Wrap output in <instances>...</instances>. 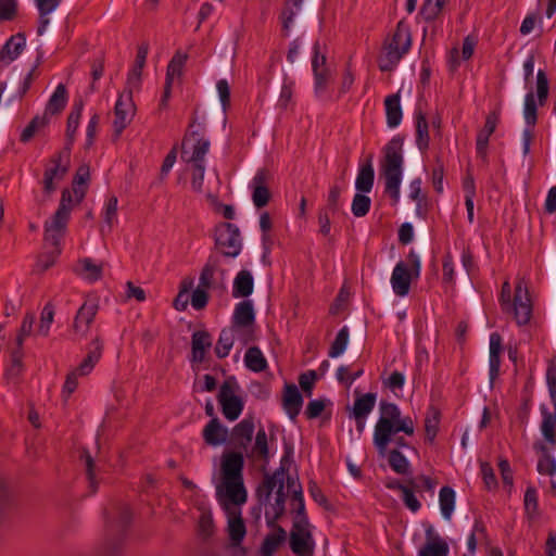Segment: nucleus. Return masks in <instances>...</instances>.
Segmentation results:
<instances>
[{"label": "nucleus", "instance_id": "de8ad7c7", "mask_svg": "<svg viewBox=\"0 0 556 556\" xmlns=\"http://www.w3.org/2000/svg\"><path fill=\"white\" fill-rule=\"evenodd\" d=\"M312 67L315 78V92L321 94L331 79L330 71L327 67L318 68V59L312 60Z\"/></svg>", "mask_w": 556, "mask_h": 556}, {"label": "nucleus", "instance_id": "e433bc0d", "mask_svg": "<svg viewBox=\"0 0 556 556\" xmlns=\"http://www.w3.org/2000/svg\"><path fill=\"white\" fill-rule=\"evenodd\" d=\"M35 1H36L37 9L39 11V25H38L37 33L39 36H41L46 31V29L50 23V18L48 17V15L58 8L61 0H35Z\"/></svg>", "mask_w": 556, "mask_h": 556}, {"label": "nucleus", "instance_id": "052dcab7", "mask_svg": "<svg viewBox=\"0 0 556 556\" xmlns=\"http://www.w3.org/2000/svg\"><path fill=\"white\" fill-rule=\"evenodd\" d=\"M35 323V314L34 313H27L22 321L20 331L17 333L15 343L16 346L20 349H23V343L25 339L31 333L33 326Z\"/></svg>", "mask_w": 556, "mask_h": 556}, {"label": "nucleus", "instance_id": "cd10ccee", "mask_svg": "<svg viewBox=\"0 0 556 556\" xmlns=\"http://www.w3.org/2000/svg\"><path fill=\"white\" fill-rule=\"evenodd\" d=\"M375 170L372 166V156L370 155L359 169L355 180V188L358 192L368 193L374 187Z\"/></svg>", "mask_w": 556, "mask_h": 556}, {"label": "nucleus", "instance_id": "412c9836", "mask_svg": "<svg viewBox=\"0 0 556 556\" xmlns=\"http://www.w3.org/2000/svg\"><path fill=\"white\" fill-rule=\"evenodd\" d=\"M227 514L228 525H227V531L228 535L231 542V545L233 547H237L240 545L242 540L245 536L247 529L244 521L241 517V510L240 508H233L229 510H225Z\"/></svg>", "mask_w": 556, "mask_h": 556}, {"label": "nucleus", "instance_id": "6e6552de", "mask_svg": "<svg viewBox=\"0 0 556 556\" xmlns=\"http://www.w3.org/2000/svg\"><path fill=\"white\" fill-rule=\"evenodd\" d=\"M210 140L198 130L188 132L182 141L181 159L188 164H205V155L210 150Z\"/></svg>", "mask_w": 556, "mask_h": 556}, {"label": "nucleus", "instance_id": "4be33fe9", "mask_svg": "<svg viewBox=\"0 0 556 556\" xmlns=\"http://www.w3.org/2000/svg\"><path fill=\"white\" fill-rule=\"evenodd\" d=\"M448 551L447 543L430 527L426 530V543L418 551V556H447Z\"/></svg>", "mask_w": 556, "mask_h": 556}, {"label": "nucleus", "instance_id": "49530a36", "mask_svg": "<svg viewBox=\"0 0 556 556\" xmlns=\"http://www.w3.org/2000/svg\"><path fill=\"white\" fill-rule=\"evenodd\" d=\"M440 424V412L431 406L425 418L426 440L432 443L437 437Z\"/></svg>", "mask_w": 556, "mask_h": 556}, {"label": "nucleus", "instance_id": "f704fd0d", "mask_svg": "<svg viewBox=\"0 0 556 556\" xmlns=\"http://www.w3.org/2000/svg\"><path fill=\"white\" fill-rule=\"evenodd\" d=\"M303 0H287L280 13L282 29L288 34L293 25L295 16L300 13Z\"/></svg>", "mask_w": 556, "mask_h": 556}, {"label": "nucleus", "instance_id": "774afa93", "mask_svg": "<svg viewBox=\"0 0 556 556\" xmlns=\"http://www.w3.org/2000/svg\"><path fill=\"white\" fill-rule=\"evenodd\" d=\"M546 383L554 409L556 410V367L554 365L547 367Z\"/></svg>", "mask_w": 556, "mask_h": 556}, {"label": "nucleus", "instance_id": "423d86ee", "mask_svg": "<svg viewBox=\"0 0 556 556\" xmlns=\"http://www.w3.org/2000/svg\"><path fill=\"white\" fill-rule=\"evenodd\" d=\"M412 45L409 26L399 22L393 36L384 43V49L379 56V68L382 72L392 71L400 60L406 54Z\"/></svg>", "mask_w": 556, "mask_h": 556}, {"label": "nucleus", "instance_id": "39448f33", "mask_svg": "<svg viewBox=\"0 0 556 556\" xmlns=\"http://www.w3.org/2000/svg\"><path fill=\"white\" fill-rule=\"evenodd\" d=\"M510 283L504 281L500 302L503 311L513 309L515 320L518 325H527L532 316V303L523 278L518 279L515 288L514 303L510 305Z\"/></svg>", "mask_w": 556, "mask_h": 556}, {"label": "nucleus", "instance_id": "680f3d73", "mask_svg": "<svg viewBox=\"0 0 556 556\" xmlns=\"http://www.w3.org/2000/svg\"><path fill=\"white\" fill-rule=\"evenodd\" d=\"M191 188L194 192H202L204 184L205 164H191Z\"/></svg>", "mask_w": 556, "mask_h": 556}, {"label": "nucleus", "instance_id": "ddd939ff", "mask_svg": "<svg viewBox=\"0 0 556 556\" xmlns=\"http://www.w3.org/2000/svg\"><path fill=\"white\" fill-rule=\"evenodd\" d=\"M314 540L309 531V522L302 518L293 521L290 532V548L296 556H313Z\"/></svg>", "mask_w": 556, "mask_h": 556}, {"label": "nucleus", "instance_id": "58836bf2", "mask_svg": "<svg viewBox=\"0 0 556 556\" xmlns=\"http://www.w3.org/2000/svg\"><path fill=\"white\" fill-rule=\"evenodd\" d=\"M376 404V394L366 393L357 397L354 402L353 415L356 420L365 419L374 409Z\"/></svg>", "mask_w": 556, "mask_h": 556}, {"label": "nucleus", "instance_id": "a19ab883", "mask_svg": "<svg viewBox=\"0 0 556 556\" xmlns=\"http://www.w3.org/2000/svg\"><path fill=\"white\" fill-rule=\"evenodd\" d=\"M245 366L254 371L261 372L267 368V361L264 357L262 351L256 346H251L247 350L244 355Z\"/></svg>", "mask_w": 556, "mask_h": 556}, {"label": "nucleus", "instance_id": "13d9d810", "mask_svg": "<svg viewBox=\"0 0 556 556\" xmlns=\"http://www.w3.org/2000/svg\"><path fill=\"white\" fill-rule=\"evenodd\" d=\"M540 450L544 453V455L539 459L538 471L542 475L554 476L556 472L555 459L549 454H547L546 447L544 445H540Z\"/></svg>", "mask_w": 556, "mask_h": 556}, {"label": "nucleus", "instance_id": "f8f14e48", "mask_svg": "<svg viewBox=\"0 0 556 556\" xmlns=\"http://www.w3.org/2000/svg\"><path fill=\"white\" fill-rule=\"evenodd\" d=\"M68 152H60L51 157L50 166L45 169L42 178L43 192L53 193L68 170Z\"/></svg>", "mask_w": 556, "mask_h": 556}, {"label": "nucleus", "instance_id": "c85d7f7f", "mask_svg": "<svg viewBox=\"0 0 556 556\" xmlns=\"http://www.w3.org/2000/svg\"><path fill=\"white\" fill-rule=\"evenodd\" d=\"M502 337L497 332L490 336V380L493 382L501 367Z\"/></svg>", "mask_w": 556, "mask_h": 556}, {"label": "nucleus", "instance_id": "7ed1b4c3", "mask_svg": "<svg viewBox=\"0 0 556 556\" xmlns=\"http://www.w3.org/2000/svg\"><path fill=\"white\" fill-rule=\"evenodd\" d=\"M292 453L291 447H286L285 455L281 459V466L274 471L273 475H265L263 482L257 488L256 494L261 504H268L270 502L271 494L275 492V503L270 504V510L265 511V517L268 525H273L285 511V480L287 477V470L285 463Z\"/></svg>", "mask_w": 556, "mask_h": 556}, {"label": "nucleus", "instance_id": "20e7f679", "mask_svg": "<svg viewBox=\"0 0 556 556\" xmlns=\"http://www.w3.org/2000/svg\"><path fill=\"white\" fill-rule=\"evenodd\" d=\"M403 144L400 136L393 137L384 147L381 161V173L384 179V192L390 195L393 204L400 201V186L403 175Z\"/></svg>", "mask_w": 556, "mask_h": 556}, {"label": "nucleus", "instance_id": "79ce46f5", "mask_svg": "<svg viewBox=\"0 0 556 556\" xmlns=\"http://www.w3.org/2000/svg\"><path fill=\"white\" fill-rule=\"evenodd\" d=\"M90 172L89 166L81 165L78 167L74 181H73V193L75 195L76 202L79 203L83 201L86 194V184L89 180Z\"/></svg>", "mask_w": 556, "mask_h": 556}, {"label": "nucleus", "instance_id": "473e14b6", "mask_svg": "<svg viewBox=\"0 0 556 556\" xmlns=\"http://www.w3.org/2000/svg\"><path fill=\"white\" fill-rule=\"evenodd\" d=\"M542 422L541 431L544 439L552 445L556 444V410L549 412L544 405L541 406Z\"/></svg>", "mask_w": 556, "mask_h": 556}, {"label": "nucleus", "instance_id": "37998d69", "mask_svg": "<svg viewBox=\"0 0 556 556\" xmlns=\"http://www.w3.org/2000/svg\"><path fill=\"white\" fill-rule=\"evenodd\" d=\"M285 539L286 531L281 527H278L274 533L266 535L261 546L262 556H273Z\"/></svg>", "mask_w": 556, "mask_h": 556}, {"label": "nucleus", "instance_id": "09e8293b", "mask_svg": "<svg viewBox=\"0 0 556 556\" xmlns=\"http://www.w3.org/2000/svg\"><path fill=\"white\" fill-rule=\"evenodd\" d=\"M388 462L392 470L399 475H406L409 472V463L406 457L396 448L388 453Z\"/></svg>", "mask_w": 556, "mask_h": 556}, {"label": "nucleus", "instance_id": "2eb2a0df", "mask_svg": "<svg viewBox=\"0 0 556 556\" xmlns=\"http://www.w3.org/2000/svg\"><path fill=\"white\" fill-rule=\"evenodd\" d=\"M99 311V303L96 299H87L79 307L73 323V331L79 338H86L91 324Z\"/></svg>", "mask_w": 556, "mask_h": 556}, {"label": "nucleus", "instance_id": "9b49d317", "mask_svg": "<svg viewBox=\"0 0 556 556\" xmlns=\"http://www.w3.org/2000/svg\"><path fill=\"white\" fill-rule=\"evenodd\" d=\"M215 244L218 251L227 257L239 255L242 243L238 227L230 223H223L215 229Z\"/></svg>", "mask_w": 556, "mask_h": 556}, {"label": "nucleus", "instance_id": "393cba45", "mask_svg": "<svg viewBox=\"0 0 556 556\" xmlns=\"http://www.w3.org/2000/svg\"><path fill=\"white\" fill-rule=\"evenodd\" d=\"M103 342L99 337L94 338L89 345L87 356L74 371H77V374L81 377L90 374L94 365L101 358Z\"/></svg>", "mask_w": 556, "mask_h": 556}, {"label": "nucleus", "instance_id": "8fccbe9b", "mask_svg": "<svg viewBox=\"0 0 556 556\" xmlns=\"http://www.w3.org/2000/svg\"><path fill=\"white\" fill-rule=\"evenodd\" d=\"M525 511L529 519H535L539 516L538 492L534 486H528L523 498Z\"/></svg>", "mask_w": 556, "mask_h": 556}, {"label": "nucleus", "instance_id": "f3484780", "mask_svg": "<svg viewBox=\"0 0 556 556\" xmlns=\"http://www.w3.org/2000/svg\"><path fill=\"white\" fill-rule=\"evenodd\" d=\"M500 121V112L493 111L485 118L484 127L478 132L476 140L477 156L483 162H488V146L491 135Z\"/></svg>", "mask_w": 556, "mask_h": 556}, {"label": "nucleus", "instance_id": "aec40b11", "mask_svg": "<svg viewBox=\"0 0 556 556\" xmlns=\"http://www.w3.org/2000/svg\"><path fill=\"white\" fill-rule=\"evenodd\" d=\"M254 430H255L254 418L253 417L243 418L231 430L230 441L233 444V446L245 451L252 442Z\"/></svg>", "mask_w": 556, "mask_h": 556}, {"label": "nucleus", "instance_id": "c756f323", "mask_svg": "<svg viewBox=\"0 0 556 556\" xmlns=\"http://www.w3.org/2000/svg\"><path fill=\"white\" fill-rule=\"evenodd\" d=\"M67 99L68 97L66 87L65 85L60 84L50 97L43 114L47 117H49L50 115L60 114L65 108Z\"/></svg>", "mask_w": 556, "mask_h": 556}, {"label": "nucleus", "instance_id": "0e129e2a", "mask_svg": "<svg viewBox=\"0 0 556 556\" xmlns=\"http://www.w3.org/2000/svg\"><path fill=\"white\" fill-rule=\"evenodd\" d=\"M525 121L528 127H534L536 123V103L533 93H528L525 99Z\"/></svg>", "mask_w": 556, "mask_h": 556}, {"label": "nucleus", "instance_id": "5701e85b", "mask_svg": "<svg viewBox=\"0 0 556 556\" xmlns=\"http://www.w3.org/2000/svg\"><path fill=\"white\" fill-rule=\"evenodd\" d=\"M303 405V397L294 384H287L285 387L283 397H282V406L288 416L294 420L296 416L300 414L301 407Z\"/></svg>", "mask_w": 556, "mask_h": 556}, {"label": "nucleus", "instance_id": "2f4dec72", "mask_svg": "<svg viewBox=\"0 0 556 556\" xmlns=\"http://www.w3.org/2000/svg\"><path fill=\"white\" fill-rule=\"evenodd\" d=\"M387 124L394 128L402 121V109L400 104V93L390 94L384 99Z\"/></svg>", "mask_w": 556, "mask_h": 556}, {"label": "nucleus", "instance_id": "4d7b16f0", "mask_svg": "<svg viewBox=\"0 0 556 556\" xmlns=\"http://www.w3.org/2000/svg\"><path fill=\"white\" fill-rule=\"evenodd\" d=\"M54 306L51 303H47L41 312L40 324L38 327V333L47 337L50 330V326L53 323Z\"/></svg>", "mask_w": 556, "mask_h": 556}, {"label": "nucleus", "instance_id": "f03ea898", "mask_svg": "<svg viewBox=\"0 0 556 556\" xmlns=\"http://www.w3.org/2000/svg\"><path fill=\"white\" fill-rule=\"evenodd\" d=\"M415 431L410 417H402L400 408L389 402H380V417L375 426L374 445L381 457L387 456L388 446L393 441L397 446H408L403 437H396L399 432L413 435Z\"/></svg>", "mask_w": 556, "mask_h": 556}, {"label": "nucleus", "instance_id": "4c0bfd02", "mask_svg": "<svg viewBox=\"0 0 556 556\" xmlns=\"http://www.w3.org/2000/svg\"><path fill=\"white\" fill-rule=\"evenodd\" d=\"M236 338L239 339V334L230 327L220 331L217 344L215 346V353L218 358L228 356Z\"/></svg>", "mask_w": 556, "mask_h": 556}, {"label": "nucleus", "instance_id": "0eeeda50", "mask_svg": "<svg viewBox=\"0 0 556 556\" xmlns=\"http://www.w3.org/2000/svg\"><path fill=\"white\" fill-rule=\"evenodd\" d=\"M420 275V261L416 253L410 252L406 262H399L391 275V286L397 296H405L409 293L413 279Z\"/></svg>", "mask_w": 556, "mask_h": 556}, {"label": "nucleus", "instance_id": "a18cd8bd", "mask_svg": "<svg viewBox=\"0 0 556 556\" xmlns=\"http://www.w3.org/2000/svg\"><path fill=\"white\" fill-rule=\"evenodd\" d=\"M440 508L443 517L450 520L455 507V492L450 486H443L439 493Z\"/></svg>", "mask_w": 556, "mask_h": 556}, {"label": "nucleus", "instance_id": "5fc2aeb1", "mask_svg": "<svg viewBox=\"0 0 556 556\" xmlns=\"http://www.w3.org/2000/svg\"><path fill=\"white\" fill-rule=\"evenodd\" d=\"M371 200L369 197L365 195L362 192H358L354 195L352 202V213L356 217L365 216L370 208Z\"/></svg>", "mask_w": 556, "mask_h": 556}, {"label": "nucleus", "instance_id": "603ef678", "mask_svg": "<svg viewBox=\"0 0 556 556\" xmlns=\"http://www.w3.org/2000/svg\"><path fill=\"white\" fill-rule=\"evenodd\" d=\"M198 532L203 538H208L214 533V522L208 509L201 507L198 520Z\"/></svg>", "mask_w": 556, "mask_h": 556}, {"label": "nucleus", "instance_id": "dca6fc26", "mask_svg": "<svg viewBox=\"0 0 556 556\" xmlns=\"http://www.w3.org/2000/svg\"><path fill=\"white\" fill-rule=\"evenodd\" d=\"M71 214L56 210L50 220L45 224V241L52 247L60 245L64 237Z\"/></svg>", "mask_w": 556, "mask_h": 556}, {"label": "nucleus", "instance_id": "c03bdc74", "mask_svg": "<svg viewBox=\"0 0 556 556\" xmlns=\"http://www.w3.org/2000/svg\"><path fill=\"white\" fill-rule=\"evenodd\" d=\"M188 60V54L181 51H177L167 65L166 79L167 81H174L175 78H180L182 70Z\"/></svg>", "mask_w": 556, "mask_h": 556}, {"label": "nucleus", "instance_id": "a211bd4d", "mask_svg": "<svg viewBox=\"0 0 556 556\" xmlns=\"http://www.w3.org/2000/svg\"><path fill=\"white\" fill-rule=\"evenodd\" d=\"M269 179L270 175L266 169L258 170L252 179V201L257 208L266 206L270 201Z\"/></svg>", "mask_w": 556, "mask_h": 556}, {"label": "nucleus", "instance_id": "69168bd1", "mask_svg": "<svg viewBox=\"0 0 556 556\" xmlns=\"http://www.w3.org/2000/svg\"><path fill=\"white\" fill-rule=\"evenodd\" d=\"M363 369H358L354 372H351L348 366H340L337 369V379L340 383H343L348 388H350L354 380L359 378L363 375Z\"/></svg>", "mask_w": 556, "mask_h": 556}, {"label": "nucleus", "instance_id": "e2e57ef3", "mask_svg": "<svg viewBox=\"0 0 556 556\" xmlns=\"http://www.w3.org/2000/svg\"><path fill=\"white\" fill-rule=\"evenodd\" d=\"M117 203L118 201L116 197H110L105 202L103 218L109 229H111L117 220Z\"/></svg>", "mask_w": 556, "mask_h": 556}, {"label": "nucleus", "instance_id": "bf43d9fd", "mask_svg": "<svg viewBox=\"0 0 556 556\" xmlns=\"http://www.w3.org/2000/svg\"><path fill=\"white\" fill-rule=\"evenodd\" d=\"M407 484L412 486L415 492L428 491L432 493L435 486L434 480L425 475H420L416 478H409L407 480Z\"/></svg>", "mask_w": 556, "mask_h": 556}, {"label": "nucleus", "instance_id": "ea45409f", "mask_svg": "<svg viewBox=\"0 0 556 556\" xmlns=\"http://www.w3.org/2000/svg\"><path fill=\"white\" fill-rule=\"evenodd\" d=\"M429 125L422 112L416 113V144L420 151L429 148Z\"/></svg>", "mask_w": 556, "mask_h": 556}, {"label": "nucleus", "instance_id": "f257e3e1", "mask_svg": "<svg viewBox=\"0 0 556 556\" xmlns=\"http://www.w3.org/2000/svg\"><path fill=\"white\" fill-rule=\"evenodd\" d=\"M244 458L239 452H228L222 457L220 482L216 495L225 510L240 508L248 498L243 482Z\"/></svg>", "mask_w": 556, "mask_h": 556}, {"label": "nucleus", "instance_id": "bb28decb", "mask_svg": "<svg viewBox=\"0 0 556 556\" xmlns=\"http://www.w3.org/2000/svg\"><path fill=\"white\" fill-rule=\"evenodd\" d=\"M26 38L23 34L13 35L0 50V61L11 63L23 52Z\"/></svg>", "mask_w": 556, "mask_h": 556}, {"label": "nucleus", "instance_id": "6ab92c4d", "mask_svg": "<svg viewBox=\"0 0 556 556\" xmlns=\"http://www.w3.org/2000/svg\"><path fill=\"white\" fill-rule=\"evenodd\" d=\"M245 455L253 462L268 464L270 458L268 437L263 427L258 428L254 442L245 450Z\"/></svg>", "mask_w": 556, "mask_h": 556}, {"label": "nucleus", "instance_id": "3c124183", "mask_svg": "<svg viewBox=\"0 0 556 556\" xmlns=\"http://www.w3.org/2000/svg\"><path fill=\"white\" fill-rule=\"evenodd\" d=\"M349 336H350V332H349L348 327L344 326L342 329H340V331L337 333V337L329 349V352H328L329 357H332V358L338 357L345 351L346 345L349 343Z\"/></svg>", "mask_w": 556, "mask_h": 556}, {"label": "nucleus", "instance_id": "7c9ffc66", "mask_svg": "<svg viewBox=\"0 0 556 556\" xmlns=\"http://www.w3.org/2000/svg\"><path fill=\"white\" fill-rule=\"evenodd\" d=\"M219 267V256L217 254H211L207 258L206 264L201 270L199 278V286L206 288L207 290L216 287L215 274Z\"/></svg>", "mask_w": 556, "mask_h": 556}, {"label": "nucleus", "instance_id": "9d476101", "mask_svg": "<svg viewBox=\"0 0 556 556\" xmlns=\"http://www.w3.org/2000/svg\"><path fill=\"white\" fill-rule=\"evenodd\" d=\"M255 314L251 301L245 300L238 303L232 315L231 329L239 334V340L247 344L252 340Z\"/></svg>", "mask_w": 556, "mask_h": 556}, {"label": "nucleus", "instance_id": "b1692460", "mask_svg": "<svg viewBox=\"0 0 556 556\" xmlns=\"http://www.w3.org/2000/svg\"><path fill=\"white\" fill-rule=\"evenodd\" d=\"M228 434V429L216 417L212 418L203 429V439L211 446L225 443Z\"/></svg>", "mask_w": 556, "mask_h": 556}, {"label": "nucleus", "instance_id": "c9c22d12", "mask_svg": "<svg viewBox=\"0 0 556 556\" xmlns=\"http://www.w3.org/2000/svg\"><path fill=\"white\" fill-rule=\"evenodd\" d=\"M83 102L79 101L77 103L74 104L68 117H67V125H66V138H67V147L65 148V150L63 152H68L70 153V149H71V146L74 141V136L77 131V128L79 126V121H80V117H81V112H83Z\"/></svg>", "mask_w": 556, "mask_h": 556}, {"label": "nucleus", "instance_id": "6e6d98bb", "mask_svg": "<svg viewBox=\"0 0 556 556\" xmlns=\"http://www.w3.org/2000/svg\"><path fill=\"white\" fill-rule=\"evenodd\" d=\"M80 265L83 267L81 275L85 279L93 282L101 278L102 276V266L97 265L90 258H84L80 261Z\"/></svg>", "mask_w": 556, "mask_h": 556}, {"label": "nucleus", "instance_id": "4468645a", "mask_svg": "<svg viewBox=\"0 0 556 556\" xmlns=\"http://www.w3.org/2000/svg\"><path fill=\"white\" fill-rule=\"evenodd\" d=\"M136 113V106L130 92L119 94L114 108L113 129L118 138L124 129L131 123Z\"/></svg>", "mask_w": 556, "mask_h": 556}, {"label": "nucleus", "instance_id": "864d4df0", "mask_svg": "<svg viewBox=\"0 0 556 556\" xmlns=\"http://www.w3.org/2000/svg\"><path fill=\"white\" fill-rule=\"evenodd\" d=\"M49 123V117L45 114L41 116H35L29 124L24 128L21 134V141L27 142L29 141L34 135L41 128H43Z\"/></svg>", "mask_w": 556, "mask_h": 556}, {"label": "nucleus", "instance_id": "1a4fd4ad", "mask_svg": "<svg viewBox=\"0 0 556 556\" xmlns=\"http://www.w3.org/2000/svg\"><path fill=\"white\" fill-rule=\"evenodd\" d=\"M238 384L233 378L227 379L220 386L218 392V402L222 406L223 415L229 421H233L239 418L243 410V402L236 394Z\"/></svg>", "mask_w": 556, "mask_h": 556}, {"label": "nucleus", "instance_id": "338daca9", "mask_svg": "<svg viewBox=\"0 0 556 556\" xmlns=\"http://www.w3.org/2000/svg\"><path fill=\"white\" fill-rule=\"evenodd\" d=\"M447 0H429L422 5L421 13L426 20H433L441 12Z\"/></svg>", "mask_w": 556, "mask_h": 556}, {"label": "nucleus", "instance_id": "a878e982", "mask_svg": "<svg viewBox=\"0 0 556 556\" xmlns=\"http://www.w3.org/2000/svg\"><path fill=\"white\" fill-rule=\"evenodd\" d=\"M212 346V337L206 331H195L191 340V362L202 363L205 359L206 351Z\"/></svg>", "mask_w": 556, "mask_h": 556}, {"label": "nucleus", "instance_id": "72a5a7b5", "mask_svg": "<svg viewBox=\"0 0 556 556\" xmlns=\"http://www.w3.org/2000/svg\"><path fill=\"white\" fill-rule=\"evenodd\" d=\"M253 292V276L249 270H241L237 274L233 287V298H247Z\"/></svg>", "mask_w": 556, "mask_h": 556}]
</instances>
